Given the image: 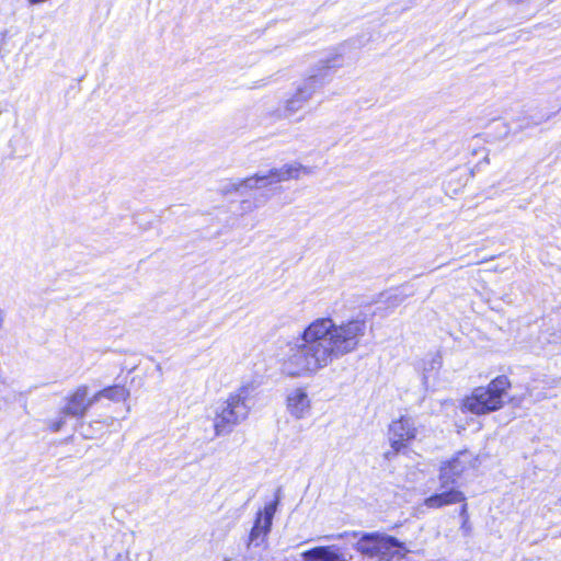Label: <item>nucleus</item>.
<instances>
[{
    "instance_id": "nucleus-1",
    "label": "nucleus",
    "mask_w": 561,
    "mask_h": 561,
    "mask_svg": "<svg viewBox=\"0 0 561 561\" xmlns=\"http://www.w3.org/2000/svg\"><path fill=\"white\" fill-rule=\"evenodd\" d=\"M366 331L367 323L363 319L337 324L331 318H318L287 343L282 369L290 377L316 375L356 351Z\"/></svg>"
},
{
    "instance_id": "nucleus-2",
    "label": "nucleus",
    "mask_w": 561,
    "mask_h": 561,
    "mask_svg": "<svg viewBox=\"0 0 561 561\" xmlns=\"http://www.w3.org/2000/svg\"><path fill=\"white\" fill-rule=\"evenodd\" d=\"M253 391L254 387L251 383L243 385L217 405L214 417L216 436L230 434L237 425L247 420Z\"/></svg>"
},
{
    "instance_id": "nucleus-3",
    "label": "nucleus",
    "mask_w": 561,
    "mask_h": 561,
    "mask_svg": "<svg viewBox=\"0 0 561 561\" xmlns=\"http://www.w3.org/2000/svg\"><path fill=\"white\" fill-rule=\"evenodd\" d=\"M510 381L506 376H499L488 387L476 388L463 402L462 408L473 414H486L496 411L503 405V397Z\"/></svg>"
},
{
    "instance_id": "nucleus-4",
    "label": "nucleus",
    "mask_w": 561,
    "mask_h": 561,
    "mask_svg": "<svg viewBox=\"0 0 561 561\" xmlns=\"http://www.w3.org/2000/svg\"><path fill=\"white\" fill-rule=\"evenodd\" d=\"M330 80V66H323L319 72L310 75L285 101L284 116L291 117L308 104L312 95Z\"/></svg>"
},
{
    "instance_id": "nucleus-5",
    "label": "nucleus",
    "mask_w": 561,
    "mask_h": 561,
    "mask_svg": "<svg viewBox=\"0 0 561 561\" xmlns=\"http://www.w3.org/2000/svg\"><path fill=\"white\" fill-rule=\"evenodd\" d=\"M65 400L66 404L61 408L59 417L49 422L53 432H59L64 427L67 416L82 419L85 415L89 410L88 387L79 386Z\"/></svg>"
},
{
    "instance_id": "nucleus-6",
    "label": "nucleus",
    "mask_w": 561,
    "mask_h": 561,
    "mask_svg": "<svg viewBox=\"0 0 561 561\" xmlns=\"http://www.w3.org/2000/svg\"><path fill=\"white\" fill-rule=\"evenodd\" d=\"M474 457L468 450L458 451L449 460L443 461L439 467L438 481L442 489L455 486L461 474L473 466Z\"/></svg>"
},
{
    "instance_id": "nucleus-7",
    "label": "nucleus",
    "mask_w": 561,
    "mask_h": 561,
    "mask_svg": "<svg viewBox=\"0 0 561 561\" xmlns=\"http://www.w3.org/2000/svg\"><path fill=\"white\" fill-rule=\"evenodd\" d=\"M417 434L415 421L411 416H401L389 425V440L393 453H399Z\"/></svg>"
},
{
    "instance_id": "nucleus-8",
    "label": "nucleus",
    "mask_w": 561,
    "mask_h": 561,
    "mask_svg": "<svg viewBox=\"0 0 561 561\" xmlns=\"http://www.w3.org/2000/svg\"><path fill=\"white\" fill-rule=\"evenodd\" d=\"M465 501L466 496L463 492L457 488L450 485L447 489H442L439 486V492L426 497L424 500V505L428 508H440Z\"/></svg>"
},
{
    "instance_id": "nucleus-9",
    "label": "nucleus",
    "mask_w": 561,
    "mask_h": 561,
    "mask_svg": "<svg viewBox=\"0 0 561 561\" xmlns=\"http://www.w3.org/2000/svg\"><path fill=\"white\" fill-rule=\"evenodd\" d=\"M286 402L288 412L297 420L306 417L310 412V399L302 388L290 390L287 394Z\"/></svg>"
},
{
    "instance_id": "nucleus-10",
    "label": "nucleus",
    "mask_w": 561,
    "mask_h": 561,
    "mask_svg": "<svg viewBox=\"0 0 561 561\" xmlns=\"http://www.w3.org/2000/svg\"><path fill=\"white\" fill-rule=\"evenodd\" d=\"M312 169L300 162L286 163L279 168L270 169L272 182L280 183L289 180H299L301 175H310Z\"/></svg>"
},
{
    "instance_id": "nucleus-11",
    "label": "nucleus",
    "mask_w": 561,
    "mask_h": 561,
    "mask_svg": "<svg viewBox=\"0 0 561 561\" xmlns=\"http://www.w3.org/2000/svg\"><path fill=\"white\" fill-rule=\"evenodd\" d=\"M409 552L403 542L397 538L387 535H380L376 558L379 560H390L394 557H403Z\"/></svg>"
},
{
    "instance_id": "nucleus-12",
    "label": "nucleus",
    "mask_w": 561,
    "mask_h": 561,
    "mask_svg": "<svg viewBox=\"0 0 561 561\" xmlns=\"http://www.w3.org/2000/svg\"><path fill=\"white\" fill-rule=\"evenodd\" d=\"M305 561H346V557L337 546H322L304 551Z\"/></svg>"
},
{
    "instance_id": "nucleus-13",
    "label": "nucleus",
    "mask_w": 561,
    "mask_h": 561,
    "mask_svg": "<svg viewBox=\"0 0 561 561\" xmlns=\"http://www.w3.org/2000/svg\"><path fill=\"white\" fill-rule=\"evenodd\" d=\"M380 535L379 534H367L364 535L355 545V548L362 554L376 558L377 548L379 542Z\"/></svg>"
},
{
    "instance_id": "nucleus-14",
    "label": "nucleus",
    "mask_w": 561,
    "mask_h": 561,
    "mask_svg": "<svg viewBox=\"0 0 561 561\" xmlns=\"http://www.w3.org/2000/svg\"><path fill=\"white\" fill-rule=\"evenodd\" d=\"M280 493L282 490L278 488L275 492V497L272 502L267 503L263 511H260L262 513V520H263V528L265 530H271L272 522L274 518V515L277 511L279 501H280Z\"/></svg>"
},
{
    "instance_id": "nucleus-15",
    "label": "nucleus",
    "mask_w": 561,
    "mask_h": 561,
    "mask_svg": "<svg viewBox=\"0 0 561 561\" xmlns=\"http://www.w3.org/2000/svg\"><path fill=\"white\" fill-rule=\"evenodd\" d=\"M244 188L248 191L259 190L275 184L270 176V170L266 173L259 172L252 176L243 179Z\"/></svg>"
},
{
    "instance_id": "nucleus-16",
    "label": "nucleus",
    "mask_w": 561,
    "mask_h": 561,
    "mask_svg": "<svg viewBox=\"0 0 561 561\" xmlns=\"http://www.w3.org/2000/svg\"><path fill=\"white\" fill-rule=\"evenodd\" d=\"M268 533H270V530H265L263 528L262 513L257 512L254 525L249 535L248 547H250L252 545L259 546L260 545L259 538L261 536H263V537L266 536Z\"/></svg>"
},
{
    "instance_id": "nucleus-17",
    "label": "nucleus",
    "mask_w": 561,
    "mask_h": 561,
    "mask_svg": "<svg viewBox=\"0 0 561 561\" xmlns=\"http://www.w3.org/2000/svg\"><path fill=\"white\" fill-rule=\"evenodd\" d=\"M100 394L108 400L119 402L127 399L129 391L125 387L116 385L100 390Z\"/></svg>"
},
{
    "instance_id": "nucleus-18",
    "label": "nucleus",
    "mask_w": 561,
    "mask_h": 561,
    "mask_svg": "<svg viewBox=\"0 0 561 561\" xmlns=\"http://www.w3.org/2000/svg\"><path fill=\"white\" fill-rule=\"evenodd\" d=\"M440 365H442V358L438 354L431 355L430 358L424 362V367H423V370H424L423 386L424 387H427V382H428L427 373L438 370L440 368Z\"/></svg>"
},
{
    "instance_id": "nucleus-19",
    "label": "nucleus",
    "mask_w": 561,
    "mask_h": 561,
    "mask_svg": "<svg viewBox=\"0 0 561 561\" xmlns=\"http://www.w3.org/2000/svg\"><path fill=\"white\" fill-rule=\"evenodd\" d=\"M245 188H244V184H243V179L226 181V182L221 183V185L219 187V192L225 196L232 194V193H241L242 194Z\"/></svg>"
},
{
    "instance_id": "nucleus-20",
    "label": "nucleus",
    "mask_w": 561,
    "mask_h": 561,
    "mask_svg": "<svg viewBox=\"0 0 561 561\" xmlns=\"http://www.w3.org/2000/svg\"><path fill=\"white\" fill-rule=\"evenodd\" d=\"M491 127H492V129L495 130V135H494L495 139L505 138L512 131V127L502 119L493 121Z\"/></svg>"
},
{
    "instance_id": "nucleus-21",
    "label": "nucleus",
    "mask_w": 561,
    "mask_h": 561,
    "mask_svg": "<svg viewBox=\"0 0 561 561\" xmlns=\"http://www.w3.org/2000/svg\"><path fill=\"white\" fill-rule=\"evenodd\" d=\"M151 554L149 551H144L141 553L135 554V559H130L131 561H150Z\"/></svg>"
},
{
    "instance_id": "nucleus-22",
    "label": "nucleus",
    "mask_w": 561,
    "mask_h": 561,
    "mask_svg": "<svg viewBox=\"0 0 561 561\" xmlns=\"http://www.w3.org/2000/svg\"><path fill=\"white\" fill-rule=\"evenodd\" d=\"M462 505H461V508H460V516L462 517L463 522L466 523L468 520V505L465 502H461Z\"/></svg>"
},
{
    "instance_id": "nucleus-23",
    "label": "nucleus",
    "mask_w": 561,
    "mask_h": 561,
    "mask_svg": "<svg viewBox=\"0 0 561 561\" xmlns=\"http://www.w3.org/2000/svg\"><path fill=\"white\" fill-rule=\"evenodd\" d=\"M101 398H104L103 394H100V391L96 392L93 397L88 398L89 409L98 402Z\"/></svg>"
},
{
    "instance_id": "nucleus-24",
    "label": "nucleus",
    "mask_w": 561,
    "mask_h": 561,
    "mask_svg": "<svg viewBox=\"0 0 561 561\" xmlns=\"http://www.w3.org/2000/svg\"><path fill=\"white\" fill-rule=\"evenodd\" d=\"M242 207H243V209H244V210H247V211H251V210L253 209V207H252L251 203H250V202H248V201H243V202H242Z\"/></svg>"
},
{
    "instance_id": "nucleus-25",
    "label": "nucleus",
    "mask_w": 561,
    "mask_h": 561,
    "mask_svg": "<svg viewBox=\"0 0 561 561\" xmlns=\"http://www.w3.org/2000/svg\"><path fill=\"white\" fill-rule=\"evenodd\" d=\"M510 2H514V3H519V2H523L524 0H508Z\"/></svg>"
}]
</instances>
